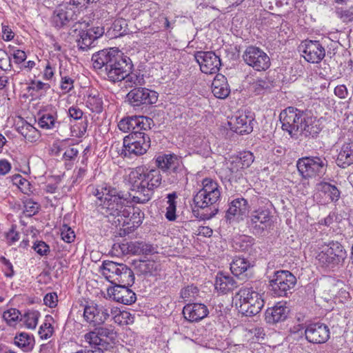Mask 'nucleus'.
Listing matches in <instances>:
<instances>
[{
  "instance_id": "nucleus-56",
  "label": "nucleus",
  "mask_w": 353,
  "mask_h": 353,
  "mask_svg": "<svg viewBox=\"0 0 353 353\" xmlns=\"http://www.w3.org/2000/svg\"><path fill=\"white\" fill-rule=\"evenodd\" d=\"M74 81L69 77L61 78V88L65 92H70L74 87Z\"/></svg>"
},
{
  "instance_id": "nucleus-62",
  "label": "nucleus",
  "mask_w": 353,
  "mask_h": 353,
  "mask_svg": "<svg viewBox=\"0 0 353 353\" xmlns=\"http://www.w3.org/2000/svg\"><path fill=\"white\" fill-rule=\"evenodd\" d=\"M12 56L16 63H21L23 62L26 59V52L20 50L14 51Z\"/></svg>"
},
{
  "instance_id": "nucleus-60",
  "label": "nucleus",
  "mask_w": 353,
  "mask_h": 353,
  "mask_svg": "<svg viewBox=\"0 0 353 353\" xmlns=\"http://www.w3.org/2000/svg\"><path fill=\"white\" fill-rule=\"evenodd\" d=\"M68 114L71 118L78 120L82 118L83 111L77 106H72L68 110Z\"/></svg>"
},
{
  "instance_id": "nucleus-48",
  "label": "nucleus",
  "mask_w": 353,
  "mask_h": 353,
  "mask_svg": "<svg viewBox=\"0 0 353 353\" xmlns=\"http://www.w3.org/2000/svg\"><path fill=\"white\" fill-rule=\"evenodd\" d=\"M39 67H42L43 68V79L44 80H51L54 75L55 68L52 67V64L50 61H46L45 63H41V65H39Z\"/></svg>"
},
{
  "instance_id": "nucleus-8",
  "label": "nucleus",
  "mask_w": 353,
  "mask_h": 353,
  "mask_svg": "<svg viewBox=\"0 0 353 353\" xmlns=\"http://www.w3.org/2000/svg\"><path fill=\"white\" fill-rule=\"evenodd\" d=\"M237 295L239 296V311L246 316H253L259 314L264 305L261 295L252 288H242Z\"/></svg>"
},
{
  "instance_id": "nucleus-4",
  "label": "nucleus",
  "mask_w": 353,
  "mask_h": 353,
  "mask_svg": "<svg viewBox=\"0 0 353 353\" xmlns=\"http://www.w3.org/2000/svg\"><path fill=\"white\" fill-rule=\"evenodd\" d=\"M279 119L282 129L292 137L300 134L314 137L320 132L319 127L316 124V118L308 111L288 107L280 113Z\"/></svg>"
},
{
  "instance_id": "nucleus-39",
  "label": "nucleus",
  "mask_w": 353,
  "mask_h": 353,
  "mask_svg": "<svg viewBox=\"0 0 353 353\" xmlns=\"http://www.w3.org/2000/svg\"><path fill=\"white\" fill-rule=\"evenodd\" d=\"M319 190L328 196L331 201H337L340 198V191L335 185L328 183L319 184Z\"/></svg>"
},
{
  "instance_id": "nucleus-6",
  "label": "nucleus",
  "mask_w": 353,
  "mask_h": 353,
  "mask_svg": "<svg viewBox=\"0 0 353 353\" xmlns=\"http://www.w3.org/2000/svg\"><path fill=\"white\" fill-rule=\"evenodd\" d=\"M101 271L103 276L114 285L134 283V275L132 270L123 263L105 261L101 265Z\"/></svg>"
},
{
  "instance_id": "nucleus-20",
  "label": "nucleus",
  "mask_w": 353,
  "mask_h": 353,
  "mask_svg": "<svg viewBox=\"0 0 353 353\" xmlns=\"http://www.w3.org/2000/svg\"><path fill=\"white\" fill-rule=\"evenodd\" d=\"M128 285L131 286L132 285L118 283L112 287H109L107 290L108 296L117 302L124 305H131L136 301V294L128 288Z\"/></svg>"
},
{
  "instance_id": "nucleus-47",
  "label": "nucleus",
  "mask_w": 353,
  "mask_h": 353,
  "mask_svg": "<svg viewBox=\"0 0 353 353\" xmlns=\"http://www.w3.org/2000/svg\"><path fill=\"white\" fill-rule=\"evenodd\" d=\"M84 339L90 346H93L94 348L98 345L103 346V340L99 338L95 330L86 333L84 335Z\"/></svg>"
},
{
  "instance_id": "nucleus-32",
  "label": "nucleus",
  "mask_w": 353,
  "mask_h": 353,
  "mask_svg": "<svg viewBox=\"0 0 353 353\" xmlns=\"http://www.w3.org/2000/svg\"><path fill=\"white\" fill-rule=\"evenodd\" d=\"M134 265L137 274L146 276L153 274L157 270V264L151 260L134 261Z\"/></svg>"
},
{
  "instance_id": "nucleus-59",
  "label": "nucleus",
  "mask_w": 353,
  "mask_h": 353,
  "mask_svg": "<svg viewBox=\"0 0 353 353\" xmlns=\"http://www.w3.org/2000/svg\"><path fill=\"white\" fill-rule=\"evenodd\" d=\"M79 151L75 148H68L63 154V159L65 161L73 160L78 154Z\"/></svg>"
},
{
  "instance_id": "nucleus-34",
  "label": "nucleus",
  "mask_w": 353,
  "mask_h": 353,
  "mask_svg": "<svg viewBox=\"0 0 353 353\" xmlns=\"http://www.w3.org/2000/svg\"><path fill=\"white\" fill-rule=\"evenodd\" d=\"M128 248L133 254H150L155 252V248L152 245L143 241L130 242Z\"/></svg>"
},
{
  "instance_id": "nucleus-18",
  "label": "nucleus",
  "mask_w": 353,
  "mask_h": 353,
  "mask_svg": "<svg viewBox=\"0 0 353 353\" xmlns=\"http://www.w3.org/2000/svg\"><path fill=\"white\" fill-rule=\"evenodd\" d=\"M153 121L151 118L144 116H132L121 119L118 128L123 132L148 130L151 128Z\"/></svg>"
},
{
  "instance_id": "nucleus-11",
  "label": "nucleus",
  "mask_w": 353,
  "mask_h": 353,
  "mask_svg": "<svg viewBox=\"0 0 353 353\" xmlns=\"http://www.w3.org/2000/svg\"><path fill=\"white\" fill-rule=\"evenodd\" d=\"M296 283V277L288 270L277 271L270 281V290L276 296H286Z\"/></svg>"
},
{
  "instance_id": "nucleus-33",
  "label": "nucleus",
  "mask_w": 353,
  "mask_h": 353,
  "mask_svg": "<svg viewBox=\"0 0 353 353\" xmlns=\"http://www.w3.org/2000/svg\"><path fill=\"white\" fill-rule=\"evenodd\" d=\"M17 131L29 142H34L39 137V131L26 121H22L17 127Z\"/></svg>"
},
{
  "instance_id": "nucleus-29",
  "label": "nucleus",
  "mask_w": 353,
  "mask_h": 353,
  "mask_svg": "<svg viewBox=\"0 0 353 353\" xmlns=\"http://www.w3.org/2000/svg\"><path fill=\"white\" fill-rule=\"evenodd\" d=\"M214 286L217 290L227 293L236 288L238 284L233 277L220 273L216 277Z\"/></svg>"
},
{
  "instance_id": "nucleus-38",
  "label": "nucleus",
  "mask_w": 353,
  "mask_h": 353,
  "mask_svg": "<svg viewBox=\"0 0 353 353\" xmlns=\"http://www.w3.org/2000/svg\"><path fill=\"white\" fill-rule=\"evenodd\" d=\"M14 343L23 351L32 350L34 344V339L27 333L21 332L14 338Z\"/></svg>"
},
{
  "instance_id": "nucleus-1",
  "label": "nucleus",
  "mask_w": 353,
  "mask_h": 353,
  "mask_svg": "<svg viewBox=\"0 0 353 353\" xmlns=\"http://www.w3.org/2000/svg\"><path fill=\"white\" fill-rule=\"evenodd\" d=\"M93 194L97 199L99 211L105 216L117 217L119 222V217L129 216L130 207L128 205L127 194L105 183L98 185Z\"/></svg>"
},
{
  "instance_id": "nucleus-2",
  "label": "nucleus",
  "mask_w": 353,
  "mask_h": 353,
  "mask_svg": "<svg viewBox=\"0 0 353 353\" xmlns=\"http://www.w3.org/2000/svg\"><path fill=\"white\" fill-rule=\"evenodd\" d=\"M162 176L157 169L145 170L141 167L131 170L128 176V182L130 190L135 192L132 201L137 203H145L149 201L155 189L161 184Z\"/></svg>"
},
{
  "instance_id": "nucleus-3",
  "label": "nucleus",
  "mask_w": 353,
  "mask_h": 353,
  "mask_svg": "<svg viewBox=\"0 0 353 353\" xmlns=\"http://www.w3.org/2000/svg\"><path fill=\"white\" fill-rule=\"evenodd\" d=\"M94 68L104 67L108 79L112 81H121L128 75L132 65L127 63L126 57L117 47L99 50L92 57Z\"/></svg>"
},
{
  "instance_id": "nucleus-51",
  "label": "nucleus",
  "mask_w": 353,
  "mask_h": 353,
  "mask_svg": "<svg viewBox=\"0 0 353 353\" xmlns=\"http://www.w3.org/2000/svg\"><path fill=\"white\" fill-rule=\"evenodd\" d=\"M50 88V85L48 83H43L41 81L32 80L28 86V90L38 92L42 90H48Z\"/></svg>"
},
{
  "instance_id": "nucleus-17",
  "label": "nucleus",
  "mask_w": 353,
  "mask_h": 353,
  "mask_svg": "<svg viewBox=\"0 0 353 353\" xmlns=\"http://www.w3.org/2000/svg\"><path fill=\"white\" fill-rule=\"evenodd\" d=\"M194 58L200 66L202 72L215 74L221 67V59L212 51H199L194 54Z\"/></svg>"
},
{
  "instance_id": "nucleus-40",
  "label": "nucleus",
  "mask_w": 353,
  "mask_h": 353,
  "mask_svg": "<svg viewBox=\"0 0 353 353\" xmlns=\"http://www.w3.org/2000/svg\"><path fill=\"white\" fill-rule=\"evenodd\" d=\"M40 314L36 310H29L21 316L20 321H22L26 327L28 329H34L37 325Z\"/></svg>"
},
{
  "instance_id": "nucleus-14",
  "label": "nucleus",
  "mask_w": 353,
  "mask_h": 353,
  "mask_svg": "<svg viewBox=\"0 0 353 353\" xmlns=\"http://www.w3.org/2000/svg\"><path fill=\"white\" fill-rule=\"evenodd\" d=\"M243 57L248 65L257 71L265 70L270 65V58L267 54L254 46H248Z\"/></svg>"
},
{
  "instance_id": "nucleus-30",
  "label": "nucleus",
  "mask_w": 353,
  "mask_h": 353,
  "mask_svg": "<svg viewBox=\"0 0 353 353\" xmlns=\"http://www.w3.org/2000/svg\"><path fill=\"white\" fill-rule=\"evenodd\" d=\"M157 165L163 171L175 172L179 165V159L175 154H163L156 159Z\"/></svg>"
},
{
  "instance_id": "nucleus-46",
  "label": "nucleus",
  "mask_w": 353,
  "mask_h": 353,
  "mask_svg": "<svg viewBox=\"0 0 353 353\" xmlns=\"http://www.w3.org/2000/svg\"><path fill=\"white\" fill-rule=\"evenodd\" d=\"M20 315L21 313L18 310L10 308L3 312V318L8 324L13 325L19 320Z\"/></svg>"
},
{
  "instance_id": "nucleus-13",
  "label": "nucleus",
  "mask_w": 353,
  "mask_h": 353,
  "mask_svg": "<svg viewBox=\"0 0 353 353\" xmlns=\"http://www.w3.org/2000/svg\"><path fill=\"white\" fill-rule=\"evenodd\" d=\"M112 307L111 304L87 305L84 308L83 317L94 326L102 325L110 316Z\"/></svg>"
},
{
  "instance_id": "nucleus-24",
  "label": "nucleus",
  "mask_w": 353,
  "mask_h": 353,
  "mask_svg": "<svg viewBox=\"0 0 353 353\" xmlns=\"http://www.w3.org/2000/svg\"><path fill=\"white\" fill-rule=\"evenodd\" d=\"M290 312L285 303L279 302L265 312V321L268 323L275 324L284 321Z\"/></svg>"
},
{
  "instance_id": "nucleus-22",
  "label": "nucleus",
  "mask_w": 353,
  "mask_h": 353,
  "mask_svg": "<svg viewBox=\"0 0 353 353\" xmlns=\"http://www.w3.org/2000/svg\"><path fill=\"white\" fill-rule=\"evenodd\" d=\"M182 313L185 320L190 323H196L205 318L209 314V310L203 303H188L183 307Z\"/></svg>"
},
{
  "instance_id": "nucleus-45",
  "label": "nucleus",
  "mask_w": 353,
  "mask_h": 353,
  "mask_svg": "<svg viewBox=\"0 0 353 353\" xmlns=\"http://www.w3.org/2000/svg\"><path fill=\"white\" fill-rule=\"evenodd\" d=\"M336 14L343 23L352 22L353 21V7L347 9L336 8Z\"/></svg>"
},
{
  "instance_id": "nucleus-44",
  "label": "nucleus",
  "mask_w": 353,
  "mask_h": 353,
  "mask_svg": "<svg viewBox=\"0 0 353 353\" xmlns=\"http://www.w3.org/2000/svg\"><path fill=\"white\" fill-rule=\"evenodd\" d=\"M199 290L196 286L193 285H188L181 290L180 296L184 301H190L197 296Z\"/></svg>"
},
{
  "instance_id": "nucleus-9",
  "label": "nucleus",
  "mask_w": 353,
  "mask_h": 353,
  "mask_svg": "<svg viewBox=\"0 0 353 353\" xmlns=\"http://www.w3.org/2000/svg\"><path fill=\"white\" fill-rule=\"evenodd\" d=\"M346 256L343 245L337 241H332L321 248L316 259L321 267L332 269L342 263Z\"/></svg>"
},
{
  "instance_id": "nucleus-27",
  "label": "nucleus",
  "mask_w": 353,
  "mask_h": 353,
  "mask_svg": "<svg viewBox=\"0 0 353 353\" xmlns=\"http://www.w3.org/2000/svg\"><path fill=\"white\" fill-rule=\"evenodd\" d=\"M337 165L345 168L353 164V142L344 143L336 160Z\"/></svg>"
},
{
  "instance_id": "nucleus-64",
  "label": "nucleus",
  "mask_w": 353,
  "mask_h": 353,
  "mask_svg": "<svg viewBox=\"0 0 353 353\" xmlns=\"http://www.w3.org/2000/svg\"><path fill=\"white\" fill-rule=\"evenodd\" d=\"M334 94L341 99H344L347 94V90L345 85H340L335 88Z\"/></svg>"
},
{
  "instance_id": "nucleus-61",
  "label": "nucleus",
  "mask_w": 353,
  "mask_h": 353,
  "mask_svg": "<svg viewBox=\"0 0 353 353\" xmlns=\"http://www.w3.org/2000/svg\"><path fill=\"white\" fill-rule=\"evenodd\" d=\"M14 37V32L8 26H2V38L6 41H9Z\"/></svg>"
},
{
  "instance_id": "nucleus-26",
  "label": "nucleus",
  "mask_w": 353,
  "mask_h": 353,
  "mask_svg": "<svg viewBox=\"0 0 353 353\" xmlns=\"http://www.w3.org/2000/svg\"><path fill=\"white\" fill-rule=\"evenodd\" d=\"M253 265L246 259L241 257H235L230 263V270L232 273L236 276H248Z\"/></svg>"
},
{
  "instance_id": "nucleus-35",
  "label": "nucleus",
  "mask_w": 353,
  "mask_h": 353,
  "mask_svg": "<svg viewBox=\"0 0 353 353\" xmlns=\"http://www.w3.org/2000/svg\"><path fill=\"white\" fill-rule=\"evenodd\" d=\"M178 198V194L176 192H173L167 195L166 199H168L167 203L168 207L166 208L165 217L169 221H174L176 218V199Z\"/></svg>"
},
{
  "instance_id": "nucleus-23",
  "label": "nucleus",
  "mask_w": 353,
  "mask_h": 353,
  "mask_svg": "<svg viewBox=\"0 0 353 353\" xmlns=\"http://www.w3.org/2000/svg\"><path fill=\"white\" fill-rule=\"evenodd\" d=\"M254 119L252 116L246 114H241L239 116H235L231 118L228 122L230 129L237 134H249L253 130L252 123Z\"/></svg>"
},
{
  "instance_id": "nucleus-28",
  "label": "nucleus",
  "mask_w": 353,
  "mask_h": 353,
  "mask_svg": "<svg viewBox=\"0 0 353 353\" xmlns=\"http://www.w3.org/2000/svg\"><path fill=\"white\" fill-rule=\"evenodd\" d=\"M305 59L310 63H319L325 57V50L322 46H302Z\"/></svg>"
},
{
  "instance_id": "nucleus-52",
  "label": "nucleus",
  "mask_w": 353,
  "mask_h": 353,
  "mask_svg": "<svg viewBox=\"0 0 353 353\" xmlns=\"http://www.w3.org/2000/svg\"><path fill=\"white\" fill-rule=\"evenodd\" d=\"M144 214L141 211L140 209H134L132 215L130 218V221L132 223L133 227H139L143 222Z\"/></svg>"
},
{
  "instance_id": "nucleus-16",
  "label": "nucleus",
  "mask_w": 353,
  "mask_h": 353,
  "mask_svg": "<svg viewBox=\"0 0 353 353\" xmlns=\"http://www.w3.org/2000/svg\"><path fill=\"white\" fill-rule=\"evenodd\" d=\"M306 340L313 344H323L330 337L329 327L323 323L317 322L308 324L305 329Z\"/></svg>"
},
{
  "instance_id": "nucleus-12",
  "label": "nucleus",
  "mask_w": 353,
  "mask_h": 353,
  "mask_svg": "<svg viewBox=\"0 0 353 353\" xmlns=\"http://www.w3.org/2000/svg\"><path fill=\"white\" fill-rule=\"evenodd\" d=\"M272 216L269 209L260 208L254 210L247 221L248 227L254 234H261L272 225Z\"/></svg>"
},
{
  "instance_id": "nucleus-50",
  "label": "nucleus",
  "mask_w": 353,
  "mask_h": 353,
  "mask_svg": "<svg viewBox=\"0 0 353 353\" xmlns=\"http://www.w3.org/2000/svg\"><path fill=\"white\" fill-rule=\"evenodd\" d=\"M61 239L66 243H71L74 240L75 234L74 231L68 225H63L61 230Z\"/></svg>"
},
{
  "instance_id": "nucleus-19",
  "label": "nucleus",
  "mask_w": 353,
  "mask_h": 353,
  "mask_svg": "<svg viewBox=\"0 0 353 353\" xmlns=\"http://www.w3.org/2000/svg\"><path fill=\"white\" fill-rule=\"evenodd\" d=\"M249 212L248 201L243 197L236 198L229 203L225 213V219L230 223L239 222L247 216Z\"/></svg>"
},
{
  "instance_id": "nucleus-15",
  "label": "nucleus",
  "mask_w": 353,
  "mask_h": 353,
  "mask_svg": "<svg viewBox=\"0 0 353 353\" xmlns=\"http://www.w3.org/2000/svg\"><path fill=\"white\" fill-rule=\"evenodd\" d=\"M129 103L134 108L142 105L155 103L158 99L157 93L146 88L137 87L131 90L127 94Z\"/></svg>"
},
{
  "instance_id": "nucleus-31",
  "label": "nucleus",
  "mask_w": 353,
  "mask_h": 353,
  "mask_svg": "<svg viewBox=\"0 0 353 353\" xmlns=\"http://www.w3.org/2000/svg\"><path fill=\"white\" fill-rule=\"evenodd\" d=\"M114 323L119 325H128L134 322V316L128 312L121 311L118 307L111 308V315Z\"/></svg>"
},
{
  "instance_id": "nucleus-10",
  "label": "nucleus",
  "mask_w": 353,
  "mask_h": 353,
  "mask_svg": "<svg viewBox=\"0 0 353 353\" xmlns=\"http://www.w3.org/2000/svg\"><path fill=\"white\" fill-rule=\"evenodd\" d=\"M327 165L325 158L316 156L302 157L296 163L299 173L305 179L323 175Z\"/></svg>"
},
{
  "instance_id": "nucleus-54",
  "label": "nucleus",
  "mask_w": 353,
  "mask_h": 353,
  "mask_svg": "<svg viewBox=\"0 0 353 353\" xmlns=\"http://www.w3.org/2000/svg\"><path fill=\"white\" fill-rule=\"evenodd\" d=\"M33 248L41 256L47 255L50 252V247L44 241L34 243Z\"/></svg>"
},
{
  "instance_id": "nucleus-53",
  "label": "nucleus",
  "mask_w": 353,
  "mask_h": 353,
  "mask_svg": "<svg viewBox=\"0 0 353 353\" xmlns=\"http://www.w3.org/2000/svg\"><path fill=\"white\" fill-rule=\"evenodd\" d=\"M15 228L16 227L12 225L6 234V238L9 245H12L19 240V233L15 230Z\"/></svg>"
},
{
  "instance_id": "nucleus-5",
  "label": "nucleus",
  "mask_w": 353,
  "mask_h": 353,
  "mask_svg": "<svg viewBox=\"0 0 353 353\" xmlns=\"http://www.w3.org/2000/svg\"><path fill=\"white\" fill-rule=\"evenodd\" d=\"M144 131H134L124 137L121 155L132 158L146 153L151 141L150 137Z\"/></svg>"
},
{
  "instance_id": "nucleus-21",
  "label": "nucleus",
  "mask_w": 353,
  "mask_h": 353,
  "mask_svg": "<svg viewBox=\"0 0 353 353\" xmlns=\"http://www.w3.org/2000/svg\"><path fill=\"white\" fill-rule=\"evenodd\" d=\"M77 18V10L71 9L70 6L62 4L54 11L51 22L54 27L60 28L75 21Z\"/></svg>"
},
{
  "instance_id": "nucleus-41",
  "label": "nucleus",
  "mask_w": 353,
  "mask_h": 353,
  "mask_svg": "<svg viewBox=\"0 0 353 353\" xmlns=\"http://www.w3.org/2000/svg\"><path fill=\"white\" fill-rule=\"evenodd\" d=\"M86 106L92 112L100 113L103 110L102 99L98 94H90L86 100Z\"/></svg>"
},
{
  "instance_id": "nucleus-58",
  "label": "nucleus",
  "mask_w": 353,
  "mask_h": 353,
  "mask_svg": "<svg viewBox=\"0 0 353 353\" xmlns=\"http://www.w3.org/2000/svg\"><path fill=\"white\" fill-rule=\"evenodd\" d=\"M45 305L50 307H54L57 305V296L55 293L47 294L43 299Z\"/></svg>"
},
{
  "instance_id": "nucleus-43",
  "label": "nucleus",
  "mask_w": 353,
  "mask_h": 353,
  "mask_svg": "<svg viewBox=\"0 0 353 353\" xmlns=\"http://www.w3.org/2000/svg\"><path fill=\"white\" fill-rule=\"evenodd\" d=\"M270 88V83L265 78H258L250 83V89L256 94H260Z\"/></svg>"
},
{
  "instance_id": "nucleus-36",
  "label": "nucleus",
  "mask_w": 353,
  "mask_h": 353,
  "mask_svg": "<svg viewBox=\"0 0 353 353\" xmlns=\"http://www.w3.org/2000/svg\"><path fill=\"white\" fill-rule=\"evenodd\" d=\"M104 33L103 29L100 27L90 28L86 31H83L81 34V39L85 44L88 42L92 44L94 41L101 37Z\"/></svg>"
},
{
  "instance_id": "nucleus-25",
  "label": "nucleus",
  "mask_w": 353,
  "mask_h": 353,
  "mask_svg": "<svg viewBox=\"0 0 353 353\" xmlns=\"http://www.w3.org/2000/svg\"><path fill=\"white\" fill-rule=\"evenodd\" d=\"M212 92L219 99H225L230 92L227 79L225 76L218 74L212 83Z\"/></svg>"
},
{
  "instance_id": "nucleus-49",
  "label": "nucleus",
  "mask_w": 353,
  "mask_h": 353,
  "mask_svg": "<svg viewBox=\"0 0 353 353\" xmlns=\"http://www.w3.org/2000/svg\"><path fill=\"white\" fill-rule=\"evenodd\" d=\"M53 333V327L47 320L41 325L39 330V334L41 339H47L50 338Z\"/></svg>"
},
{
  "instance_id": "nucleus-57",
  "label": "nucleus",
  "mask_w": 353,
  "mask_h": 353,
  "mask_svg": "<svg viewBox=\"0 0 353 353\" xmlns=\"http://www.w3.org/2000/svg\"><path fill=\"white\" fill-rule=\"evenodd\" d=\"M128 72V75L123 79L125 81V87H132L134 85H137L139 83V77L135 74H130Z\"/></svg>"
},
{
  "instance_id": "nucleus-7",
  "label": "nucleus",
  "mask_w": 353,
  "mask_h": 353,
  "mask_svg": "<svg viewBox=\"0 0 353 353\" xmlns=\"http://www.w3.org/2000/svg\"><path fill=\"white\" fill-rule=\"evenodd\" d=\"M221 198V187L212 179L205 178L202 181V188L193 197L196 208L204 209L216 203Z\"/></svg>"
},
{
  "instance_id": "nucleus-37",
  "label": "nucleus",
  "mask_w": 353,
  "mask_h": 353,
  "mask_svg": "<svg viewBox=\"0 0 353 353\" xmlns=\"http://www.w3.org/2000/svg\"><path fill=\"white\" fill-rule=\"evenodd\" d=\"M56 123L57 117L53 112H43L38 119V124L43 129H53Z\"/></svg>"
},
{
  "instance_id": "nucleus-42",
  "label": "nucleus",
  "mask_w": 353,
  "mask_h": 353,
  "mask_svg": "<svg viewBox=\"0 0 353 353\" xmlns=\"http://www.w3.org/2000/svg\"><path fill=\"white\" fill-rule=\"evenodd\" d=\"M254 243V239L249 236H243L234 241V247L241 252H249Z\"/></svg>"
},
{
  "instance_id": "nucleus-55",
  "label": "nucleus",
  "mask_w": 353,
  "mask_h": 353,
  "mask_svg": "<svg viewBox=\"0 0 353 353\" xmlns=\"http://www.w3.org/2000/svg\"><path fill=\"white\" fill-rule=\"evenodd\" d=\"M94 330L100 339H101V337L112 338L114 334L113 330L106 327L99 326L95 327Z\"/></svg>"
},
{
  "instance_id": "nucleus-63",
  "label": "nucleus",
  "mask_w": 353,
  "mask_h": 353,
  "mask_svg": "<svg viewBox=\"0 0 353 353\" xmlns=\"http://www.w3.org/2000/svg\"><path fill=\"white\" fill-rule=\"evenodd\" d=\"M240 159L243 161L242 167H248L254 161V157L250 152H245Z\"/></svg>"
}]
</instances>
